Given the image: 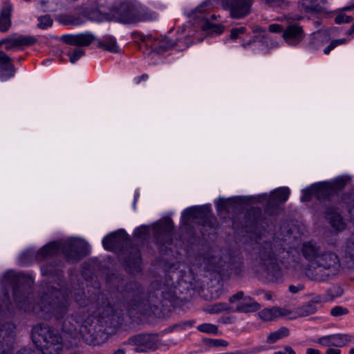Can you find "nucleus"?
I'll return each instance as SVG.
<instances>
[{"label":"nucleus","mask_w":354,"mask_h":354,"mask_svg":"<svg viewBox=\"0 0 354 354\" xmlns=\"http://www.w3.org/2000/svg\"><path fill=\"white\" fill-rule=\"evenodd\" d=\"M90 17L95 21H115L122 24H133L155 19L157 15L140 4L124 3L117 9H111L108 13L95 9Z\"/></svg>","instance_id":"obj_1"},{"label":"nucleus","mask_w":354,"mask_h":354,"mask_svg":"<svg viewBox=\"0 0 354 354\" xmlns=\"http://www.w3.org/2000/svg\"><path fill=\"white\" fill-rule=\"evenodd\" d=\"M69 305L68 295L59 289L51 288L42 296L39 307L41 311L62 319L68 311Z\"/></svg>","instance_id":"obj_2"},{"label":"nucleus","mask_w":354,"mask_h":354,"mask_svg":"<svg viewBox=\"0 0 354 354\" xmlns=\"http://www.w3.org/2000/svg\"><path fill=\"white\" fill-rule=\"evenodd\" d=\"M37 346L42 354H60L63 348L62 337L59 332L48 325H39L37 328Z\"/></svg>","instance_id":"obj_3"},{"label":"nucleus","mask_w":354,"mask_h":354,"mask_svg":"<svg viewBox=\"0 0 354 354\" xmlns=\"http://www.w3.org/2000/svg\"><path fill=\"white\" fill-rule=\"evenodd\" d=\"M50 42L64 43L66 44H116L117 40L112 35H106L103 41H100L91 32H84L76 35H64L61 37H50Z\"/></svg>","instance_id":"obj_4"},{"label":"nucleus","mask_w":354,"mask_h":354,"mask_svg":"<svg viewBox=\"0 0 354 354\" xmlns=\"http://www.w3.org/2000/svg\"><path fill=\"white\" fill-rule=\"evenodd\" d=\"M334 297L329 292L324 295H315L308 302L297 307L295 311H292L290 319H294L314 315L322 307L323 303L332 301Z\"/></svg>","instance_id":"obj_5"},{"label":"nucleus","mask_w":354,"mask_h":354,"mask_svg":"<svg viewBox=\"0 0 354 354\" xmlns=\"http://www.w3.org/2000/svg\"><path fill=\"white\" fill-rule=\"evenodd\" d=\"M241 258L238 256L230 257L225 256V259L217 257H212L207 258V268L218 273H221L225 270H234L238 272V270L241 266Z\"/></svg>","instance_id":"obj_6"},{"label":"nucleus","mask_w":354,"mask_h":354,"mask_svg":"<svg viewBox=\"0 0 354 354\" xmlns=\"http://www.w3.org/2000/svg\"><path fill=\"white\" fill-rule=\"evenodd\" d=\"M62 250L68 261H77L88 253V245L83 240L70 239L62 243Z\"/></svg>","instance_id":"obj_7"},{"label":"nucleus","mask_w":354,"mask_h":354,"mask_svg":"<svg viewBox=\"0 0 354 354\" xmlns=\"http://www.w3.org/2000/svg\"><path fill=\"white\" fill-rule=\"evenodd\" d=\"M127 344L132 346L136 353H147L158 347L156 336L149 334H140L130 337Z\"/></svg>","instance_id":"obj_8"},{"label":"nucleus","mask_w":354,"mask_h":354,"mask_svg":"<svg viewBox=\"0 0 354 354\" xmlns=\"http://www.w3.org/2000/svg\"><path fill=\"white\" fill-rule=\"evenodd\" d=\"M88 314L82 315L77 313L66 317L62 322V330L64 333L68 334L72 339L71 344L76 345L77 342L76 337H78L79 329L84 323V319L86 318Z\"/></svg>","instance_id":"obj_9"},{"label":"nucleus","mask_w":354,"mask_h":354,"mask_svg":"<svg viewBox=\"0 0 354 354\" xmlns=\"http://www.w3.org/2000/svg\"><path fill=\"white\" fill-rule=\"evenodd\" d=\"M173 227L172 221L169 218H165L153 225V234L157 243L162 245L171 243Z\"/></svg>","instance_id":"obj_10"},{"label":"nucleus","mask_w":354,"mask_h":354,"mask_svg":"<svg viewBox=\"0 0 354 354\" xmlns=\"http://www.w3.org/2000/svg\"><path fill=\"white\" fill-rule=\"evenodd\" d=\"M232 305L235 306V310L241 313L254 312L261 308V305L251 297L244 295L243 292L233 295L229 299Z\"/></svg>","instance_id":"obj_11"},{"label":"nucleus","mask_w":354,"mask_h":354,"mask_svg":"<svg viewBox=\"0 0 354 354\" xmlns=\"http://www.w3.org/2000/svg\"><path fill=\"white\" fill-rule=\"evenodd\" d=\"M316 342L324 347H345L354 343V335L348 333H336L318 338Z\"/></svg>","instance_id":"obj_12"},{"label":"nucleus","mask_w":354,"mask_h":354,"mask_svg":"<svg viewBox=\"0 0 354 354\" xmlns=\"http://www.w3.org/2000/svg\"><path fill=\"white\" fill-rule=\"evenodd\" d=\"M252 0H223L225 8L230 10V15L233 18H242L248 15Z\"/></svg>","instance_id":"obj_13"},{"label":"nucleus","mask_w":354,"mask_h":354,"mask_svg":"<svg viewBox=\"0 0 354 354\" xmlns=\"http://www.w3.org/2000/svg\"><path fill=\"white\" fill-rule=\"evenodd\" d=\"M12 325L9 323L0 324V354H12L11 349L7 341L12 333ZM16 354H34L30 348H23Z\"/></svg>","instance_id":"obj_14"},{"label":"nucleus","mask_w":354,"mask_h":354,"mask_svg":"<svg viewBox=\"0 0 354 354\" xmlns=\"http://www.w3.org/2000/svg\"><path fill=\"white\" fill-rule=\"evenodd\" d=\"M124 297L129 301L132 309L138 308L142 304V288L136 281H131L124 288Z\"/></svg>","instance_id":"obj_15"},{"label":"nucleus","mask_w":354,"mask_h":354,"mask_svg":"<svg viewBox=\"0 0 354 354\" xmlns=\"http://www.w3.org/2000/svg\"><path fill=\"white\" fill-rule=\"evenodd\" d=\"M91 317L88 315L86 318L84 319V323L80 329H79L78 337H76L77 342L82 338L88 344L95 345L98 343L96 331L91 324Z\"/></svg>","instance_id":"obj_16"},{"label":"nucleus","mask_w":354,"mask_h":354,"mask_svg":"<svg viewBox=\"0 0 354 354\" xmlns=\"http://www.w3.org/2000/svg\"><path fill=\"white\" fill-rule=\"evenodd\" d=\"M260 258L263 264L266 266L268 272L270 274L275 277H278L281 275L276 258L272 254V248L270 246L263 248L260 252Z\"/></svg>","instance_id":"obj_17"},{"label":"nucleus","mask_w":354,"mask_h":354,"mask_svg":"<svg viewBox=\"0 0 354 354\" xmlns=\"http://www.w3.org/2000/svg\"><path fill=\"white\" fill-rule=\"evenodd\" d=\"M93 10H84L78 16L68 14L60 15L57 17V19L60 24L64 25L78 26L84 23L86 20H92L90 17L92 15Z\"/></svg>","instance_id":"obj_18"},{"label":"nucleus","mask_w":354,"mask_h":354,"mask_svg":"<svg viewBox=\"0 0 354 354\" xmlns=\"http://www.w3.org/2000/svg\"><path fill=\"white\" fill-rule=\"evenodd\" d=\"M339 266L337 256L331 252L322 251L314 266L315 268H322L325 270L337 269Z\"/></svg>","instance_id":"obj_19"},{"label":"nucleus","mask_w":354,"mask_h":354,"mask_svg":"<svg viewBox=\"0 0 354 354\" xmlns=\"http://www.w3.org/2000/svg\"><path fill=\"white\" fill-rule=\"evenodd\" d=\"M40 38L28 35L15 33L10 37L2 39L0 44H31L34 43H41Z\"/></svg>","instance_id":"obj_20"},{"label":"nucleus","mask_w":354,"mask_h":354,"mask_svg":"<svg viewBox=\"0 0 354 354\" xmlns=\"http://www.w3.org/2000/svg\"><path fill=\"white\" fill-rule=\"evenodd\" d=\"M292 311L286 308L273 307L265 308L259 312V315L262 320L272 321L274 319L286 317L290 319Z\"/></svg>","instance_id":"obj_21"},{"label":"nucleus","mask_w":354,"mask_h":354,"mask_svg":"<svg viewBox=\"0 0 354 354\" xmlns=\"http://www.w3.org/2000/svg\"><path fill=\"white\" fill-rule=\"evenodd\" d=\"M301 250L304 258L314 267L322 252L321 249L311 242H306L303 244Z\"/></svg>","instance_id":"obj_22"},{"label":"nucleus","mask_w":354,"mask_h":354,"mask_svg":"<svg viewBox=\"0 0 354 354\" xmlns=\"http://www.w3.org/2000/svg\"><path fill=\"white\" fill-rule=\"evenodd\" d=\"M305 34L303 28L297 25H290L283 31L282 37L285 41L292 39L297 42L302 41Z\"/></svg>","instance_id":"obj_23"},{"label":"nucleus","mask_w":354,"mask_h":354,"mask_svg":"<svg viewBox=\"0 0 354 354\" xmlns=\"http://www.w3.org/2000/svg\"><path fill=\"white\" fill-rule=\"evenodd\" d=\"M131 37L132 41L131 42H134L135 44H140V43H168L169 40L167 37H160V38H156L153 37L152 35H144L138 32H132L131 34Z\"/></svg>","instance_id":"obj_24"},{"label":"nucleus","mask_w":354,"mask_h":354,"mask_svg":"<svg viewBox=\"0 0 354 354\" xmlns=\"http://www.w3.org/2000/svg\"><path fill=\"white\" fill-rule=\"evenodd\" d=\"M62 249V243L52 242L43 247L37 254L36 258L41 261L56 254Z\"/></svg>","instance_id":"obj_25"},{"label":"nucleus","mask_w":354,"mask_h":354,"mask_svg":"<svg viewBox=\"0 0 354 354\" xmlns=\"http://www.w3.org/2000/svg\"><path fill=\"white\" fill-rule=\"evenodd\" d=\"M12 6L5 3L0 12V31L6 32L11 26Z\"/></svg>","instance_id":"obj_26"},{"label":"nucleus","mask_w":354,"mask_h":354,"mask_svg":"<svg viewBox=\"0 0 354 354\" xmlns=\"http://www.w3.org/2000/svg\"><path fill=\"white\" fill-rule=\"evenodd\" d=\"M140 254L139 251L134 250L125 261L127 270L133 274L138 272L140 270Z\"/></svg>","instance_id":"obj_27"},{"label":"nucleus","mask_w":354,"mask_h":354,"mask_svg":"<svg viewBox=\"0 0 354 354\" xmlns=\"http://www.w3.org/2000/svg\"><path fill=\"white\" fill-rule=\"evenodd\" d=\"M102 317L108 319L107 322L113 326H117L121 324V313L114 311L111 306H107L102 312H100Z\"/></svg>","instance_id":"obj_28"},{"label":"nucleus","mask_w":354,"mask_h":354,"mask_svg":"<svg viewBox=\"0 0 354 354\" xmlns=\"http://www.w3.org/2000/svg\"><path fill=\"white\" fill-rule=\"evenodd\" d=\"M326 216L333 227L339 231L344 229L345 224L340 215L334 208H329L326 212Z\"/></svg>","instance_id":"obj_29"},{"label":"nucleus","mask_w":354,"mask_h":354,"mask_svg":"<svg viewBox=\"0 0 354 354\" xmlns=\"http://www.w3.org/2000/svg\"><path fill=\"white\" fill-rule=\"evenodd\" d=\"M124 237L125 233L123 231L110 234L103 239V246L106 250H112L120 242V239H124Z\"/></svg>","instance_id":"obj_30"},{"label":"nucleus","mask_w":354,"mask_h":354,"mask_svg":"<svg viewBox=\"0 0 354 354\" xmlns=\"http://www.w3.org/2000/svg\"><path fill=\"white\" fill-rule=\"evenodd\" d=\"M75 301L81 307H88L90 306H96V301L97 300V293H93L91 295L90 298H86L84 292H78L75 295Z\"/></svg>","instance_id":"obj_31"},{"label":"nucleus","mask_w":354,"mask_h":354,"mask_svg":"<svg viewBox=\"0 0 354 354\" xmlns=\"http://www.w3.org/2000/svg\"><path fill=\"white\" fill-rule=\"evenodd\" d=\"M198 216L199 208L194 207L187 209L182 214L183 225H192L194 223H198L197 219Z\"/></svg>","instance_id":"obj_32"},{"label":"nucleus","mask_w":354,"mask_h":354,"mask_svg":"<svg viewBox=\"0 0 354 354\" xmlns=\"http://www.w3.org/2000/svg\"><path fill=\"white\" fill-rule=\"evenodd\" d=\"M233 307L226 303H215L203 308V310L209 314H218L225 311H230Z\"/></svg>","instance_id":"obj_33"},{"label":"nucleus","mask_w":354,"mask_h":354,"mask_svg":"<svg viewBox=\"0 0 354 354\" xmlns=\"http://www.w3.org/2000/svg\"><path fill=\"white\" fill-rule=\"evenodd\" d=\"M353 9V6H345L342 9L335 11V22L337 24H341L344 23H349L353 21V18L348 15H346L344 12L351 10Z\"/></svg>","instance_id":"obj_34"},{"label":"nucleus","mask_w":354,"mask_h":354,"mask_svg":"<svg viewBox=\"0 0 354 354\" xmlns=\"http://www.w3.org/2000/svg\"><path fill=\"white\" fill-rule=\"evenodd\" d=\"M289 335V330L286 327H281L276 331L270 333L268 337L266 342L268 344H274L278 340L287 337Z\"/></svg>","instance_id":"obj_35"},{"label":"nucleus","mask_w":354,"mask_h":354,"mask_svg":"<svg viewBox=\"0 0 354 354\" xmlns=\"http://www.w3.org/2000/svg\"><path fill=\"white\" fill-rule=\"evenodd\" d=\"M201 28L203 31L207 30L209 32L220 34L223 31L224 27L221 24H211L205 19L201 18Z\"/></svg>","instance_id":"obj_36"},{"label":"nucleus","mask_w":354,"mask_h":354,"mask_svg":"<svg viewBox=\"0 0 354 354\" xmlns=\"http://www.w3.org/2000/svg\"><path fill=\"white\" fill-rule=\"evenodd\" d=\"M290 193L288 187H281L272 193V198L279 202L284 203L288 200Z\"/></svg>","instance_id":"obj_37"},{"label":"nucleus","mask_w":354,"mask_h":354,"mask_svg":"<svg viewBox=\"0 0 354 354\" xmlns=\"http://www.w3.org/2000/svg\"><path fill=\"white\" fill-rule=\"evenodd\" d=\"M202 342L209 347H226L228 346V342L222 339H210L207 337H203Z\"/></svg>","instance_id":"obj_38"},{"label":"nucleus","mask_w":354,"mask_h":354,"mask_svg":"<svg viewBox=\"0 0 354 354\" xmlns=\"http://www.w3.org/2000/svg\"><path fill=\"white\" fill-rule=\"evenodd\" d=\"M156 295V296L161 295L162 300L171 301L174 299L176 293L175 291L168 289L167 287H163L158 290Z\"/></svg>","instance_id":"obj_39"},{"label":"nucleus","mask_w":354,"mask_h":354,"mask_svg":"<svg viewBox=\"0 0 354 354\" xmlns=\"http://www.w3.org/2000/svg\"><path fill=\"white\" fill-rule=\"evenodd\" d=\"M346 256L354 261V234L348 239L345 248Z\"/></svg>","instance_id":"obj_40"},{"label":"nucleus","mask_w":354,"mask_h":354,"mask_svg":"<svg viewBox=\"0 0 354 354\" xmlns=\"http://www.w3.org/2000/svg\"><path fill=\"white\" fill-rule=\"evenodd\" d=\"M170 46H147L143 53L148 55H150L153 52L161 53L169 50Z\"/></svg>","instance_id":"obj_41"},{"label":"nucleus","mask_w":354,"mask_h":354,"mask_svg":"<svg viewBox=\"0 0 354 354\" xmlns=\"http://www.w3.org/2000/svg\"><path fill=\"white\" fill-rule=\"evenodd\" d=\"M84 54L85 51L82 49L81 46H79L78 47L75 48L71 53H68L71 62H75Z\"/></svg>","instance_id":"obj_42"},{"label":"nucleus","mask_w":354,"mask_h":354,"mask_svg":"<svg viewBox=\"0 0 354 354\" xmlns=\"http://www.w3.org/2000/svg\"><path fill=\"white\" fill-rule=\"evenodd\" d=\"M38 26L40 28L45 29L50 27L53 24V19L48 15L41 16L38 18Z\"/></svg>","instance_id":"obj_43"},{"label":"nucleus","mask_w":354,"mask_h":354,"mask_svg":"<svg viewBox=\"0 0 354 354\" xmlns=\"http://www.w3.org/2000/svg\"><path fill=\"white\" fill-rule=\"evenodd\" d=\"M201 332L216 335L218 334V330L217 326L214 324H201Z\"/></svg>","instance_id":"obj_44"},{"label":"nucleus","mask_w":354,"mask_h":354,"mask_svg":"<svg viewBox=\"0 0 354 354\" xmlns=\"http://www.w3.org/2000/svg\"><path fill=\"white\" fill-rule=\"evenodd\" d=\"M348 313L347 308L342 306H335L330 310V314L333 317H339L344 315H346Z\"/></svg>","instance_id":"obj_45"},{"label":"nucleus","mask_w":354,"mask_h":354,"mask_svg":"<svg viewBox=\"0 0 354 354\" xmlns=\"http://www.w3.org/2000/svg\"><path fill=\"white\" fill-rule=\"evenodd\" d=\"M98 48L104 51H107L111 53H120L121 50L118 46H97Z\"/></svg>","instance_id":"obj_46"},{"label":"nucleus","mask_w":354,"mask_h":354,"mask_svg":"<svg viewBox=\"0 0 354 354\" xmlns=\"http://www.w3.org/2000/svg\"><path fill=\"white\" fill-rule=\"evenodd\" d=\"M245 31V28L244 27L235 28L232 29L230 37L232 39H236L241 34H243Z\"/></svg>","instance_id":"obj_47"},{"label":"nucleus","mask_w":354,"mask_h":354,"mask_svg":"<svg viewBox=\"0 0 354 354\" xmlns=\"http://www.w3.org/2000/svg\"><path fill=\"white\" fill-rule=\"evenodd\" d=\"M283 27L278 24H272L268 26V31L273 33L282 32L283 31Z\"/></svg>","instance_id":"obj_48"},{"label":"nucleus","mask_w":354,"mask_h":354,"mask_svg":"<svg viewBox=\"0 0 354 354\" xmlns=\"http://www.w3.org/2000/svg\"><path fill=\"white\" fill-rule=\"evenodd\" d=\"M306 12L312 13H319L322 12V8L319 6H308L303 4Z\"/></svg>","instance_id":"obj_49"},{"label":"nucleus","mask_w":354,"mask_h":354,"mask_svg":"<svg viewBox=\"0 0 354 354\" xmlns=\"http://www.w3.org/2000/svg\"><path fill=\"white\" fill-rule=\"evenodd\" d=\"M1 67L3 71H8L9 73L8 75L10 77L14 75L15 68H14V66L11 63V60L10 62H7L5 65L4 64L2 65Z\"/></svg>","instance_id":"obj_50"},{"label":"nucleus","mask_w":354,"mask_h":354,"mask_svg":"<svg viewBox=\"0 0 354 354\" xmlns=\"http://www.w3.org/2000/svg\"><path fill=\"white\" fill-rule=\"evenodd\" d=\"M253 32L256 34H259V35L261 36L262 37H266L268 35V32L259 26L254 27Z\"/></svg>","instance_id":"obj_51"},{"label":"nucleus","mask_w":354,"mask_h":354,"mask_svg":"<svg viewBox=\"0 0 354 354\" xmlns=\"http://www.w3.org/2000/svg\"><path fill=\"white\" fill-rule=\"evenodd\" d=\"M10 58L7 56L3 52L0 51V66L5 65L7 62H10Z\"/></svg>","instance_id":"obj_52"},{"label":"nucleus","mask_w":354,"mask_h":354,"mask_svg":"<svg viewBox=\"0 0 354 354\" xmlns=\"http://www.w3.org/2000/svg\"><path fill=\"white\" fill-rule=\"evenodd\" d=\"M304 288V286L301 284H299L297 286L290 285L288 288L290 292L292 293H297L299 291L301 290Z\"/></svg>","instance_id":"obj_53"},{"label":"nucleus","mask_w":354,"mask_h":354,"mask_svg":"<svg viewBox=\"0 0 354 354\" xmlns=\"http://www.w3.org/2000/svg\"><path fill=\"white\" fill-rule=\"evenodd\" d=\"M339 347L332 348L329 347L326 351V354H341V350L338 348Z\"/></svg>","instance_id":"obj_54"},{"label":"nucleus","mask_w":354,"mask_h":354,"mask_svg":"<svg viewBox=\"0 0 354 354\" xmlns=\"http://www.w3.org/2000/svg\"><path fill=\"white\" fill-rule=\"evenodd\" d=\"M327 35V32L326 30H320L313 34L314 37L320 38L322 37H325Z\"/></svg>","instance_id":"obj_55"},{"label":"nucleus","mask_w":354,"mask_h":354,"mask_svg":"<svg viewBox=\"0 0 354 354\" xmlns=\"http://www.w3.org/2000/svg\"><path fill=\"white\" fill-rule=\"evenodd\" d=\"M216 4V0H208L205 1L202 5H201V8L203 7H206L208 5L214 6Z\"/></svg>","instance_id":"obj_56"},{"label":"nucleus","mask_w":354,"mask_h":354,"mask_svg":"<svg viewBox=\"0 0 354 354\" xmlns=\"http://www.w3.org/2000/svg\"><path fill=\"white\" fill-rule=\"evenodd\" d=\"M306 354H322V353L318 349L308 348L306 350Z\"/></svg>","instance_id":"obj_57"},{"label":"nucleus","mask_w":354,"mask_h":354,"mask_svg":"<svg viewBox=\"0 0 354 354\" xmlns=\"http://www.w3.org/2000/svg\"><path fill=\"white\" fill-rule=\"evenodd\" d=\"M283 354H296L295 351L289 346H286L284 348Z\"/></svg>","instance_id":"obj_58"},{"label":"nucleus","mask_w":354,"mask_h":354,"mask_svg":"<svg viewBox=\"0 0 354 354\" xmlns=\"http://www.w3.org/2000/svg\"><path fill=\"white\" fill-rule=\"evenodd\" d=\"M14 297H15V301L18 303L19 308H23V306L20 304L21 300L18 297V292L15 288L14 289Z\"/></svg>","instance_id":"obj_59"},{"label":"nucleus","mask_w":354,"mask_h":354,"mask_svg":"<svg viewBox=\"0 0 354 354\" xmlns=\"http://www.w3.org/2000/svg\"><path fill=\"white\" fill-rule=\"evenodd\" d=\"M148 231L147 227H143L137 230L136 234H139V236H141L142 234L147 233Z\"/></svg>","instance_id":"obj_60"},{"label":"nucleus","mask_w":354,"mask_h":354,"mask_svg":"<svg viewBox=\"0 0 354 354\" xmlns=\"http://www.w3.org/2000/svg\"><path fill=\"white\" fill-rule=\"evenodd\" d=\"M273 294L271 292H266L264 295V297L266 300H272L273 299Z\"/></svg>","instance_id":"obj_61"},{"label":"nucleus","mask_w":354,"mask_h":354,"mask_svg":"<svg viewBox=\"0 0 354 354\" xmlns=\"http://www.w3.org/2000/svg\"><path fill=\"white\" fill-rule=\"evenodd\" d=\"M335 46H327V47H326L324 50V53L326 54V55H328L329 54V53L334 48Z\"/></svg>","instance_id":"obj_62"},{"label":"nucleus","mask_w":354,"mask_h":354,"mask_svg":"<svg viewBox=\"0 0 354 354\" xmlns=\"http://www.w3.org/2000/svg\"><path fill=\"white\" fill-rule=\"evenodd\" d=\"M347 41H348V40H346V39H341L339 40H335V41H333L330 44H342L346 43Z\"/></svg>","instance_id":"obj_63"},{"label":"nucleus","mask_w":354,"mask_h":354,"mask_svg":"<svg viewBox=\"0 0 354 354\" xmlns=\"http://www.w3.org/2000/svg\"><path fill=\"white\" fill-rule=\"evenodd\" d=\"M148 78V75L143 74L137 78V83H140L142 80H145Z\"/></svg>","instance_id":"obj_64"}]
</instances>
